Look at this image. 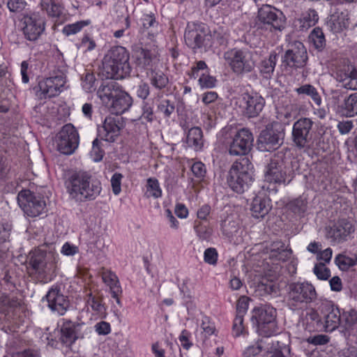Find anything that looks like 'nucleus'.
<instances>
[{"label":"nucleus","mask_w":357,"mask_h":357,"mask_svg":"<svg viewBox=\"0 0 357 357\" xmlns=\"http://www.w3.org/2000/svg\"><path fill=\"white\" fill-rule=\"evenodd\" d=\"M67 190L77 202L94 200L102 190L100 182L87 172H78L69 179Z\"/></svg>","instance_id":"obj_1"},{"label":"nucleus","mask_w":357,"mask_h":357,"mask_svg":"<svg viewBox=\"0 0 357 357\" xmlns=\"http://www.w3.org/2000/svg\"><path fill=\"white\" fill-rule=\"evenodd\" d=\"M129 59V52L125 47H112L105 56L102 63L106 77L110 79H122L128 77L132 70Z\"/></svg>","instance_id":"obj_2"},{"label":"nucleus","mask_w":357,"mask_h":357,"mask_svg":"<svg viewBox=\"0 0 357 357\" xmlns=\"http://www.w3.org/2000/svg\"><path fill=\"white\" fill-rule=\"evenodd\" d=\"M254 167L248 158L235 161L228 173L227 181L229 188L237 193H243L252 183Z\"/></svg>","instance_id":"obj_3"},{"label":"nucleus","mask_w":357,"mask_h":357,"mask_svg":"<svg viewBox=\"0 0 357 357\" xmlns=\"http://www.w3.org/2000/svg\"><path fill=\"white\" fill-rule=\"evenodd\" d=\"M59 259V255L54 250H47L38 248L30 253L29 263L37 279L41 282H47L50 273L54 271Z\"/></svg>","instance_id":"obj_4"},{"label":"nucleus","mask_w":357,"mask_h":357,"mask_svg":"<svg viewBox=\"0 0 357 357\" xmlns=\"http://www.w3.org/2000/svg\"><path fill=\"white\" fill-rule=\"evenodd\" d=\"M276 316V310L269 305H261L252 310L251 320L260 336L269 337L279 333Z\"/></svg>","instance_id":"obj_5"},{"label":"nucleus","mask_w":357,"mask_h":357,"mask_svg":"<svg viewBox=\"0 0 357 357\" xmlns=\"http://www.w3.org/2000/svg\"><path fill=\"white\" fill-rule=\"evenodd\" d=\"M255 56V52L235 47L225 52L223 59L233 73L242 75L254 70L256 66Z\"/></svg>","instance_id":"obj_6"},{"label":"nucleus","mask_w":357,"mask_h":357,"mask_svg":"<svg viewBox=\"0 0 357 357\" xmlns=\"http://www.w3.org/2000/svg\"><path fill=\"white\" fill-rule=\"evenodd\" d=\"M317 296L314 285L307 281L291 282L288 286V304L293 310L314 303Z\"/></svg>","instance_id":"obj_7"},{"label":"nucleus","mask_w":357,"mask_h":357,"mask_svg":"<svg viewBox=\"0 0 357 357\" xmlns=\"http://www.w3.org/2000/svg\"><path fill=\"white\" fill-rule=\"evenodd\" d=\"M283 151L275 153L266 165L264 178L267 182L273 183H289L293 178L291 171L287 169Z\"/></svg>","instance_id":"obj_8"},{"label":"nucleus","mask_w":357,"mask_h":357,"mask_svg":"<svg viewBox=\"0 0 357 357\" xmlns=\"http://www.w3.org/2000/svg\"><path fill=\"white\" fill-rule=\"evenodd\" d=\"M66 73V67L59 66L52 70L50 77L40 81L38 91L40 98H50L60 94L65 89Z\"/></svg>","instance_id":"obj_9"},{"label":"nucleus","mask_w":357,"mask_h":357,"mask_svg":"<svg viewBox=\"0 0 357 357\" xmlns=\"http://www.w3.org/2000/svg\"><path fill=\"white\" fill-rule=\"evenodd\" d=\"M17 202L24 213L30 217H37L45 211L46 203L44 198L30 190L20 192Z\"/></svg>","instance_id":"obj_10"},{"label":"nucleus","mask_w":357,"mask_h":357,"mask_svg":"<svg viewBox=\"0 0 357 357\" xmlns=\"http://www.w3.org/2000/svg\"><path fill=\"white\" fill-rule=\"evenodd\" d=\"M314 122L309 118H301L293 125L292 140L299 149L308 150L312 139Z\"/></svg>","instance_id":"obj_11"},{"label":"nucleus","mask_w":357,"mask_h":357,"mask_svg":"<svg viewBox=\"0 0 357 357\" xmlns=\"http://www.w3.org/2000/svg\"><path fill=\"white\" fill-rule=\"evenodd\" d=\"M211 36L208 34L206 26L202 23H188L185 34L184 39L186 45L193 50L202 48L207 45L206 40H208Z\"/></svg>","instance_id":"obj_12"},{"label":"nucleus","mask_w":357,"mask_h":357,"mask_svg":"<svg viewBox=\"0 0 357 357\" xmlns=\"http://www.w3.org/2000/svg\"><path fill=\"white\" fill-rule=\"evenodd\" d=\"M57 149L65 155L74 153L79 145V135L75 128L70 123L63 126L57 135Z\"/></svg>","instance_id":"obj_13"},{"label":"nucleus","mask_w":357,"mask_h":357,"mask_svg":"<svg viewBox=\"0 0 357 357\" xmlns=\"http://www.w3.org/2000/svg\"><path fill=\"white\" fill-rule=\"evenodd\" d=\"M22 22L24 38L30 41L37 40L45 29V18L39 13L24 15Z\"/></svg>","instance_id":"obj_14"},{"label":"nucleus","mask_w":357,"mask_h":357,"mask_svg":"<svg viewBox=\"0 0 357 357\" xmlns=\"http://www.w3.org/2000/svg\"><path fill=\"white\" fill-rule=\"evenodd\" d=\"M308 59L307 52L304 45L294 41L289 46L282 57V63L292 68H301L305 66Z\"/></svg>","instance_id":"obj_15"},{"label":"nucleus","mask_w":357,"mask_h":357,"mask_svg":"<svg viewBox=\"0 0 357 357\" xmlns=\"http://www.w3.org/2000/svg\"><path fill=\"white\" fill-rule=\"evenodd\" d=\"M253 142V135L248 129L239 130L229 145V154L234 156L246 155L250 151Z\"/></svg>","instance_id":"obj_16"},{"label":"nucleus","mask_w":357,"mask_h":357,"mask_svg":"<svg viewBox=\"0 0 357 357\" xmlns=\"http://www.w3.org/2000/svg\"><path fill=\"white\" fill-rule=\"evenodd\" d=\"M284 133L282 131L266 128L263 130L257 139L258 149L261 151H271L275 150L283 142Z\"/></svg>","instance_id":"obj_17"},{"label":"nucleus","mask_w":357,"mask_h":357,"mask_svg":"<svg viewBox=\"0 0 357 357\" xmlns=\"http://www.w3.org/2000/svg\"><path fill=\"white\" fill-rule=\"evenodd\" d=\"M86 326L84 324L74 323L66 320L61 328V342L66 347L71 346L77 339H82L85 335Z\"/></svg>","instance_id":"obj_18"},{"label":"nucleus","mask_w":357,"mask_h":357,"mask_svg":"<svg viewBox=\"0 0 357 357\" xmlns=\"http://www.w3.org/2000/svg\"><path fill=\"white\" fill-rule=\"evenodd\" d=\"M326 237L335 243H342L347 241L348 237L354 231L351 221L343 218L338 220L333 226L326 229Z\"/></svg>","instance_id":"obj_19"},{"label":"nucleus","mask_w":357,"mask_h":357,"mask_svg":"<svg viewBox=\"0 0 357 357\" xmlns=\"http://www.w3.org/2000/svg\"><path fill=\"white\" fill-rule=\"evenodd\" d=\"M123 126L119 116H107L98 129V137L107 142H114L120 135Z\"/></svg>","instance_id":"obj_20"},{"label":"nucleus","mask_w":357,"mask_h":357,"mask_svg":"<svg viewBox=\"0 0 357 357\" xmlns=\"http://www.w3.org/2000/svg\"><path fill=\"white\" fill-rule=\"evenodd\" d=\"M259 21L263 24L271 25L274 29L282 30L284 27V16L283 13L270 6H264L258 11Z\"/></svg>","instance_id":"obj_21"},{"label":"nucleus","mask_w":357,"mask_h":357,"mask_svg":"<svg viewBox=\"0 0 357 357\" xmlns=\"http://www.w3.org/2000/svg\"><path fill=\"white\" fill-rule=\"evenodd\" d=\"M241 105L244 113L248 118L257 116L265 105L264 98L257 93H243L241 100Z\"/></svg>","instance_id":"obj_22"},{"label":"nucleus","mask_w":357,"mask_h":357,"mask_svg":"<svg viewBox=\"0 0 357 357\" xmlns=\"http://www.w3.org/2000/svg\"><path fill=\"white\" fill-rule=\"evenodd\" d=\"M48 307L52 312L63 315L66 312L69 302L67 297L58 288H51L45 296Z\"/></svg>","instance_id":"obj_23"},{"label":"nucleus","mask_w":357,"mask_h":357,"mask_svg":"<svg viewBox=\"0 0 357 357\" xmlns=\"http://www.w3.org/2000/svg\"><path fill=\"white\" fill-rule=\"evenodd\" d=\"M123 88L114 80L105 81L102 83L97 91V95L102 103L108 107L123 91Z\"/></svg>","instance_id":"obj_24"},{"label":"nucleus","mask_w":357,"mask_h":357,"mask_svg":"<svg viewBox=\"0 0 357 357\" xmlns=\"http://www.w3.org/2000/svg\"><path fill=\"white\" fill-rule=\"evenodd\" d=\"M336 80L346 89L357 90V70L352 66H344L337 70Z\"/></svg>","instance_id":"obj_25"},{"label":"nucleus","mask_w":357,"mask_h":357,"mask_svg":"<svg viewBox=\"0 0 357 357\" xmlns=\"http://www.w3.org/2000/svg\"><path fill=\"white\" fill-rule=\"evenodd\" d=\"M135 62L141 68H152L159 62L158 53L155 50L138 48L135 51Z\"/></svg>","instance_id":"obj_26"},{"label":"nucleus","mask_w":357,"mask_h":357,"mask_svg":"<svg viewBox=\"0 0 357 357\" xmlns=\"http://www.w3.org/2000/svg\"><path fill=\"white\" fill-rule=\"evenodd\" d=\"M301 324L303 330L309 333L324 330V324L316 310L310 308L303 317Z\"/></svg>","instance_id":"obj_27"},{"label":"nucleus","mask_w":357,"mask_h":357,"mask_svg":"<svg viewBox=\"0 0 357 357\" xmlns=\"http://www.w3.org/2000/svg\"><path fill=\"white\" fill-rule=\"evenodd\" d=\"M349 24V14L347 10L335 11L328 19L326 26L333 33H339L347 29Z\"/></svg>","instance_id":"obj_28"},{"label":"nucleus","mask_w":357,"mask_h":357,"mask_svg":"<svg viewBox=\"0 0 357 357\" xmlns=\"http://www.w3.org/2000/svg\"><path fill=\"white\" fill-rule=\"evenodd\" d=\"M132 104V99L130 95L123 90L120 94L112 101L107 107L112 114L116 116L128 111Z\"/></svg>","instance_id":"obj_29"},{"label":"nucleus","mask_w":357,"mask_h":357,"mask_svg":"<svg viewBox=\"0 0 357 357\" xmlns=\"http://www.w3.org/2000/svg\"><path fill=\"white\" fill-rule=\"evenodd\" d=\"M342 312L340 310L332 305H328L326 307V314L324 316L325 324L324 330L327 332H332L340 326Z\"/></svg>","instance_id":"obj_30"},{"label":"nucleus","mask_w":357,"mask_h":357,"mask_svg":"<svg viewBox=\"0 0 357 357\" xmlns=\"http://www.w3.org/2000/svg\"><path fill=\"white\" fill-rule=\"evenodd\" d=\"M319 20L317 13L314 10L310 9L303 13L300 18L294 20V26L299 31H306L314 26Z\"/></svg>","instance_id":"obj_31"},{"label":"nucleus","mask_w":357,"mask_h":357,"mask_svg":"<svg viewBox=\"0 0 357 357\" xmlns=\"http://www.w3.org/2000/svg\"><path fill=\"white\" fill-rule=\"evenodd\" d=\"M270 209V200L267 198L256 197L253 199L250 208L253 217L263 218Z\"/></svg>","instance_id":"obj_32"},{"label":"nucleus","mask_w":357,"mask_h":357,"mask_svg":"<svg viewBox=\"0 0 357 357\" xmlns=\"http://www.w3.org/2000/svg\"><path fill=\"white\" fill-rule=\"evenodd\" d=\"M101 275L102 281L109 287L112 295L116 297L117 295L122 294L123 291L119 278L114 272L105 270L102 271Z\"/></svg>","instance_id":"obj_33"},{"label":"nucleus","mask_w":357,"mask_h":357,"mask_svg":"<svg viewBox=\"0 0 357 357\" xmlns=\"http://www.w3.org/2000/svg\"><path fill=\"white\" fill-rule=\"evenodd\" d=\"M278 61V54L271 52L268 58L263 59L259 66L260 74L265 79L271 78Z\"/></svg>","instance_id":"obj_34"},{"label":"nucleus","mask_w":357,"mask_h":357,"mask_svg":"<svg viewBox=\"0 0 357 357\" xmlns=\"http://www.w3.org/2000/svg\"><path fill=\"white\" fill-rule=\"evenodd\" d=\"M188 146L195 151H199L204 145L203 132L200 128L193 127L188 130L186 139Z\"/></svg>","instance_id":"obj_35"},{"label":"nucleus","mask_w":357,"mask_h":357,"mask_svg":"<svg viewBox=\"0 0 357 357\" xmlns=\"http://www.w3.org/2000/svg\"><path fill=\"white\" fill-rule=\"evenodd\" d=\"M40 6L51 17H59L63 13V6L58 0H40Z\"/></svg>","instance_id":"obj_36"},{"label":"nucleus","mask_w":357,"mask_h":357,"mask_svg":"<svg viewBox=\"0 0 357 357\" xmlns=\"http://www.w3.org/2000/svg\"><path fill=\"white\" fill-rule=\"evenodd\" d=\"M86 303L96 314L103 315L106 313V307L100 296L88 293L86 296Z\"/></svg>","instance_id":"obj_37"},{"label":"nucleus","mask_w":357,"mask_h":357,"mask_svg":"<svg viewBox=\"0 0 357 357\" xmlns=\"http://www.w3.org/2000/svg\"><path fill=\"white\" fill-rule=\"evenodd\" d=\"M240 229L239 223L232 217H227L221 222L222 234L229 239H232L237 235Z\"/></svg>","instance_id":"obj_38"},{"label":"nucleus","mask_w":357,"mask_h":357,"mask_svg":"<svg viewBox=\"0 0 357 357\" xmlns=\"http://www.w3.org/2000/svg\"><path fill=\"white\" fill-rule=\"evenodd\" d=\"M193 228L199 240L209 241L213 229L207 221L195 220Z\"/></svg>","instance_id":"obj_39"},{"label":"nucleus","mask_w":357,"mask_h":357,"mask_svg":"<svg viewBox=\"0 0 357 357\" xmlns=\"http://www.w3.org/2000/svg\"><path fill=\"white\" fill-rule=\"evenodd\" d=\"M270 342H264L262 339L259 340L255 344L250 345L243 352V357H258L262 351L270 349Z\"/></svg>","instance_id":"obj_40"},{"label":"nucleus","mask_w":357,"mask_h":357,"mask_svg":"<svg viewBox=\"0 0 357 357\" xmlns=\"http://www.w3.org/2000/svg\"><path fill=\"white\" fill-rule=\"evenodd\" d=\"M341 107L343 114L347 116L357 115V93H354L345 98Z\"/></svg>","instance_id":"obj_41"},{"label":"nucleus","mask_w":357,"mask_h":357,"mask_svg":"<svg viewBox=\"0 0 357 357\" xmlns=\"http://www.w3.org/2000/svg\"><path fill=\"white\" fill-rule=\"evenodd\" d=\"M295 91L298 94L307 95L312 99L314 103L317 105H320L321 103V98L319 96L317 89L311 84H304L298 88L295 89Z\"/></svg>","instance_id":"obj_42"},{"label":"nucleus","mask_w":357,"mask_h":357,"mask_svg":"<svg viewBox=\"0 0 357 357\" xmlns=\"http://www.w3.org/2000/svg\"><path fill=\"white\" fill-rule=\"evenodd\" d=\"M357 325V312L351 310L342 313L340 326L344 330H350Z\"/></svg>","instance_id":"obj_43"},{"label":"nucleus","mask_w":357,"mask_h":357,"mask_svg":"<svg viewBox=\"0 0 357 357\" xmlns=\"http://www.w3.org/2000/svg\"><path fill=\"white\" fill-rule=\"evenodd\" d=\"M151 84L157 89H165L168 83V77L162 72L152 71L149 76Z\"/></svg>","instance_id":"obj_44"},{"label":"nucleus","mask_w":357,"mask_h":357,"mask_svg":"<svg viewBox=\"0 0 357 357\" xmlns=\"http://www.w3.org/2000/svg\"><path fill=\"white\" fill-rule=\"evenodd\" d=\"M146 195L148 197L159 198L162 196V189L159 181L155 178H149L146 182Z\"/></svg>","instance_id":"obj_45"},{"label":"nucleus","mask_w":357,"mask_h":357,"mask_svg":"<svg viewBox=\"0 0 357 357\" xmlns=\"http://www.w3.org/2000/svg\"><path fill=\"white\" fill-rule=\"evenodd\" d=\"M289 250L284 248V244L281 241H274L271 245V257H276L278 260H284V257H288Z\"/></svg>","instance_id":"obj_46"},{"label":"nucleus","mask_w":357,"mask_h":357,"mask_svg":"<svg viewBox=\"0 0 357 357\" xmlns=\"http://www.w3.org/2000/svg\"><path fill=\"white\" fill-rule=\"evenodd\" d=\"M309 38L317 50H321L326 45V40L322 30L319 28H314L310 33Z\"/></svg>","instance_id":"obj_47"},{"label":"nucleus","mask_w":357,"mask_h":357,"mask_svg":"<svg viewBox=\"0 0 357 357\" xmlns=\"http://www.w3.org/2000/svg\"><path fill=\"white\" fill-rule=\"evenodd\" d=\"M96 77L93 73H86L82 78V86L88 93L96 90Z\"/></svg>","instance_id":"obj_48"},{"label":"nucleus","mask_w":357,"mask_h":357,"mask_svg":"<svg viewBox=\"0 0 357 357\" xmlns=\"http://www.w3.org/2000/svg\"><path fill=\"white\" fill-rule=\"evenodd\" d=\"M88 24L89 22L87 21H80L73 24H69L63 28V33L66 36L74 35L79 32L84 26Z\"/></svg>","instance_id":"obj_49"},{"label":"nucleus","mask_w":357,"mask_h":357,"mask_svg":"<svg viewBox=\"0 0 357 357\" xmlns=\"http://www.w3.org/2000/svg\"><path fill=\"white\" fill-rule=\"evenodd\" d=\"M158 109L160 112L163 114L164 117L169 118L174 112L175 105L174 103L169 100H163L158 105Z\"/></svg>","instance_id":"obj_50"},{"label":"nucleus","mask_w":357,"mask_h":357,"mask_svg":"<svg viewBox=\"0 0 357 357\" xmlns=\"http://www.w3.org/2000/svg\"><path fill=\"white\" fill-rule=\"evenodd\" d=\"M313 272L318 279L322 280H326L331 276V271L329 268H327L326 265L322 262H320L314 266Z\"/></svg>","instance_id":"obj_51"},{"label":"nucleus","mask_w":357,"mask_h":357,"mask_svg":"<svg viewBox=\"0 0 357 357\" xmlns=\"http://www.w3.org/2000/svg\"><path fill=\"white\" fill-rule=\"evenodd\" d=\"M105 154V151L100 147V142L98 138H96L92 142V150L91 155L95 162H100L102 160Z\"/></svg>","instance_id":"obj_52"},{"label":"nucleus","mask_w":357,"mask_h":357,"mask_svg":"<svg viewBox=\"0 0 357 357\" xmlns=\"http://www.w3.org/2000/svg\"><path fill=\"white\" fill-rule=\"evenodd\" d=\"M335 262L342 269H347L356 265L354 259L343 255H338L335 259Z\"/></svg>","instance_id":"obj_53"},{"label":"nucleus","mask_w":357,"mask_h":357,"mask_svg":"<svg viewBox=\"0 0 357 357\" xmlns=\"http://www.w3.org/2000/svg\"><path fill=\"white\" fill-rule=\"evenodd\" d=\"M26 2L25 0H8L7 7L12 13H20L26 7Z\"/></svg>","instance_id":"obj_54"},{"label":"nucleus","mask_w":357,"mask_h":357,"mask_svg":"<svg viewBox=\"0 0 357 357\" xmlns=\"http://www.w3.org/2000/svg\"><path fill=\"white\" fill-rule=\"evenodd\" d=\"M330 338L326 335L319 334L314 336H309L305 338V341L314 346L324 345L327 344Z\"/></svg>","instance_id":"obj_55"},{"label":"nucleus","mask_w":357,"mask_h":357,"mask_svg":"<svg viewBox=\"0 0 357 357\" xmlns=\"http://www.w3.org/2000/svg\"><path fill=\"white\" fill-rule=\"evenodd\" d=\"M191 171L198 179H202L206 173L205 165L202 162H195L191 166Z\"/></svg>","instance_id":"obj_56"},{"label":"nucleus","mask_w":357,"mask_h":357,"mask_svg":"<svg viewBox=\"0 0 357 357\" xmlns=\"http://www.w3.org/2000/svg\"><path fill=\"white\" fill-rule=\"evenodd\" d=\"M249 298L247 296H241L236 304V314L244 316L248 309Z\"/></svg>","instance_id":"obj_57"},{"label":"nucleus","mask_w":357,"mask_h":357,"mask_svg":"<svg viewBox=\"0 0 357 357\" xmlns=\"http://www.w3.org/2000/svg\"><path fill=\"white\" fill-rule=\"evenodd\" d=\"M218 256L216 250L213 248H209L204 251V259L206 263L215 265L218 261Z\"/></svg>","instance_id":"obj_58"},{"label":"nucleus","mask_w":357,"mask_h":357,"mask_svg":"<svg viewBox=\"0 0 357 357\" xmlns=\"http://www.w3.org/2000/svg\"><path fill=\"white\" fill-rule=\"evenodd\" d=\"M199 84L202 88L211 89L215 86L216 79L209 75L202 74L199 79Z\"/></svg>","instance_id":"obj_59"},{"label":"nucleus","mask_w":357,"mask_h":357,"mask_svg":"<svg viewBox=\"0 0 357 357\" xmlns=\"http://www.w3.org/2000/svg\"><path fill=\"white\" fill-rule=\"evenodd\" d=\"M123 176L120 173H114L111 178V185L114 195H117L121 190V179Z\"/></svg>","instance_id":"obj_60"},{"label":"nucleus","mask_w":357,"mask_h":357,"mask_svg":"<svg viewBox=\"0 0 357 357\" xmlns=\"http://www.w3.org/2000/svg\"><path fill=\"white\" fill-rule=\"evenodd\" d=\"M11 229L12 226L8 223L0 225V244H3L9 241Z\"/></svg>","instance_id":"obj_61"},{"label":"nucleus","mask_w":357,"mask_h":357,"mask_svg":"<svg viewBox=\"0 0 357 357\" xmlns=\"http://www.w3.org/2000/svg\"><path fill=\"white\" fill-rule=\"evenodd\" d=\"M243 315L236 314L234 320L233 331L236 336H239L244 330Z\"/></svg>","instance_id":"obj_62"},{"label":"nucleus","mask_w":357,"mask_h":357,"mask_svg":"<svg viewBox=\"0 0 357 357\" xmlns=\"http://www.w3.org/2000/svg\"><path fill=\"white\" fill-rule=\"evenodd\" d=\"M190 337L191 333L187 330H183L178 337V340L181 342V346L185 349H189L192 345V344L190 341Z\"/></svg>","instance_id":"obj_63"},{"label":"nucleus","mask_w":357,"mask_h":357,"mask_svg":"<svg viewBox=\"0 0 357 357\" xmlns=\"http://www.w3.org/2000/svg\"><path fill=\"white\" fill-rule=\"evenodd\" d=\"M136 92L139 98L145 100L150 94V87L147 83L142 82L137 86Z\"/></svg>","instance_id":"obj_64"}]
</instances>
